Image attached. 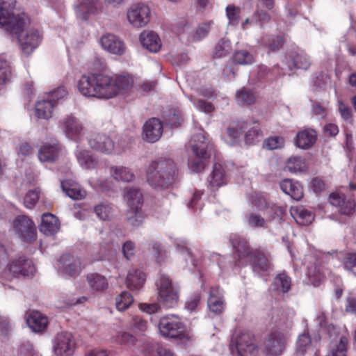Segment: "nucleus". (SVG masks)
<instances>
[{
    "instance_id": "c9c22d12",
    "label": "nucleus",
    "mask_w": 356,
    "mask_h": 356,
    "mask_svg": "<svg viewBox=\"0 0 356 356\" xmlns=\"http://www.w3.org/2000/svg\"><path fill=\"white\" fill-rule=\"evenodd\" d=\"M307 276L311 284L314 286H319L325 279L323 268L316 264H312L308 266Z\"/></svg>"
},
{
    "instance_id": "37998d69",
    "label": "nucleus",
    "mask_w": 356,
    "mask_h": 356,
    "mask_svg": "<svg viewBox=\"0 0 356 356\" xmlns=\"http://www.w3.org/2000/svg\"><path fill=\"white\" fill-rule=\"evenodd\" d=\"M273 283L282 292L286 293L291 289V280L285 273H282L276 276Z\"/></svg>"
},
{
    "instance_id": "58836bf2",
    "label": "nucleus",
    "mask_w": 356,
    "mask_h": 356,
    "mask_svg": "<svg viewBox=\"0 0 356 356\" xmlns=\"http://www.w3.org/2000/svg\"><path fill=\"white\" fill-rule=\"evenodd\" d=\"M236 99L238 104L241 106L251 105L255 102L254 93L246 88H243L236 94Z\"/></svg>"
},
{
    "instance_id": "c85d7f7f",
    "label": "nucleus",
    "mask_w": 356,
    "mask_h": 356,
    "mask_svg": "<svg viewBox=\"0 0 356 356\" xmlns=\"http://www.w3.org/2000/svg\"><path fill=\"white\" fill-rule=\"evenodd\" d=\"M145 281V275L140 270L131 269L129 271L126 279L127 286L130 290H139Z\"/></svg>"
},
{
    "instance_id": "a18cd8bd",
    "label": "nucleus",
    "mask_w": 356,
    "mask_h": 356,
    "mask_svg": "<svg viewBox=\"0 0 356 356\" xmlns=\"http://www.w3.org/2000/svg\"><path fill=\"white\" fill-rule=\"evenodd\" d=\"M134 302L132 296L127 291H122L116 298V307L119 311L127 309Z\"/></svg>"
},
{
    "instance_id": "72a5a7b5",
    "label": "nucleus",
    "mask_w": 356,
    "mask_h": 356,
    "mask_svg": "<svg viewBox=\"0 0 356 356\" xmlns=\"http://www.w3.org/2000/svg\"><path fill=\"white\" fill-rule=\"evenodd\" d=\"M111 173L113 179L118 181L129 182L135 178L134 172L124 166H112Z\"/></svg>"
},
{
    "instance_id": "603ef678",
    "label": "nucleus",
    "mask_w": 356,
    "mask_h": 356,
    "mask_svg": "<svg viewBox=\"0 0 356 356\" xmlns=\"http://www.w3.org/2000/svg\"><path fill=\"white\" fill-rule=\"evenodd\" d=\"M247 222L250 227L253 228H266L267 221L260 215L250 213L247 218Z\"/></svg>"
},
{
    "instance_id": "e2e57ef3",
    "label": "nucleus",
    "mask_w": 356,
    "mask_h": 356,
    "mask_svg": "<svg viewBox=\"0 0 356 356\" xmlns=\"http://www.w3.org/2000/svg\"><path fill=\"white\" fill-rule=\"evenodd\" d=\"M209 23L203 24L199 26L194 33H191V38L193 40H200L209 33Z\"/></svg>"
},
{
    "instance_id": "8fccbe9b",
    "label": "nucleus",
    "mask_w": 356,
    "mask_h": 356,
    "mask_svg": "<svg viewBox=\"0 0 356 356\" xmlns=\"http://www.w3.org/2000/svg\"><path fill=\"white\" fill-rule=\"evenodd\" d=\"M250 202L253 207L258 210H264L269 207L266 197L260 193H253L250 196Z\"/></svg>"
},
{
    "instance_id": "412c9836",
    "label": "nucleus",
    "mask_w": 356,
    "mask_h": 356,
    "mask_svg": "<svg viewBox=\"0 0 356 356\" xmlns=\"http://www.w3.org/2000/svg\"><path fill=\"white\" fill-rule=\"evenodd\" d=\"M142 45L151 52H157L161 47L159 35L153 31H143L140 35Z\"/></svg>"
},
{
    "instance_id": "a878e982",
    "label": "nucleus",
    "mask_w": 356,
    "mask_h": 356,
    "mask_svg": "<svg viewBox=\"0 0 356 356\" xmlns=\"http://www.w3.org/2000/svg\"><path fill=\"white\" fill-rule=\"evenodd\" d=\"M61 188L66 195L73 200H81L86 196V192L72 180L61 181Z\"/></svg>"
},
{
    "instance_id": "680f3d73",
    "label": "nucleus",
    "mask_w": 356,
    "mask_h": 356,
    "mask_svg": "<svg viewBox=\"0 0 356 356\" xmlns=\"http://www.w3.org/2000/svg\"><path fill=\"white\" fill-rule=\"evenodd\" d=\"M316 321L319 326L325 331L327 332L330 337L332 336V331H334L335 328L332 325H328L326 316L324 312H320L316 316Z\"/></svg>"
},
{
    "instance_id": "864d4df0",
    "label": "nucleus",
    "mask_w": 356,
    "mask_h": 356,
    "mask_svg": "<svg viewBox=\"0 0 356 356\" xmlns=\"http://www.w3.org/2000/svg\"><path fill=\"white\" fill-rule=\"evenodd\" d=\"M11 70L9 63L3 58H0V84H4L10 80Z\"/></svg>"
},
{
    "instance_id": "338daca9",
    "label": "nucleus",
    "mask_w": 356,
    "mask_h": 356,
    "mask_svg": "<svg viewBox=\"0 0 356 356\" xmlns=\"http://www.w3.org/2000/svg\"><path fill=\"white\" fill-rule=\"evenodd\" d=\"M355 209V202L345 199L344 202H343L339 208V212L343 215L350 216L354 213Z\"/></svg>"
},
{
    "instance_id": "4468645a",
    "label": "nucleus",
    "mask_w": 356,
    "mask_h": 356,
    "mask_svg": "<svg viewBox=\"0 0 356 356\" xmlns=\"http://www.w3.org/2000/svg\"><path fill=\"white\" fill-rule=\"evenodd\" d=\"M250 259L252 269L255 272L267 271L272 267L270 254L261 248L252 250Z\"/></svg>"
},
{
    "instance_id": "49530a36",
    "label": "nucleus",
    "mask_w": 356,
    "mask_h": 356,
    "mask_svg": "<svg viewBox=\"0 0 356 356\" xmlns=\"http://www.w3.org/2000/svg\"><path fill=\"white\" fill-rule=\"evenodd\" d=\"M94 211L97 216L103 220H110L113 216L111 207L106 202H102L97 204L95 207Z\"/></svg>"
},
{
    "instance_id": "2f4dec72",
    "label": "nucleus",
    "mask_w": 356,
    "mask_h": 356,
    "mask_svg": "<svg viewBox=\"0 0 356 356\" xmlns=\"http://www.w3.org/2000/svg\"><path fill=\"white\" fill-rule=\"evenodd\" d=\"M54 100L42 99L38 102L35 105V115L38 118L49 119L52 116Z\"/></svg>"
},
{
    "instance_id": "bb28decb",
    "label": "nucleus",
    "mask_w": 356,
    "mask_h": 356,
    "mask_svg": "<svg viewBox=\"0 0 356 356\" xmlns=\"http://www.w3.org/2000/svg\"><path fill=\"white\" fill-rule=\"evenodd\" d=\"M290 211L296 222L300 225L307 226L314 220V213L303 207H292Z\"/></svg>"
},
{
    "instance_id": "aec40b11",
    "label": "nucleus",
    "mask_w": 356,
    "mask_h": 356,
    "mask_svg": "<svg viewBox=\"0 0 356 356\" xmlns=\"http://www.w3.org/2000/svg\"><path fill=\"white\" fill-rule=\"evenodd\" d=\"M29 327L35 332L44 330L48 325V318L46 316L38 311L31 312L26 318Z\"/></svg>"
},
{
    "instance_id": "4c0bfd02",
    "label": "nucleus",
    "mask_w": 356,
    "mask_h": 356,
    "mask_svg": "<svg viewBox=\"0 0 356 356\" xmlns=\"http://www.w3.org/2000/svg\"><path fill=\"white\" fill-rule=\"evenodd\" d=\"M211 188H218L225 184V172L221 165L216 163L209 179Z\"/></svg>"
},
{
    "instance_id": "423d86ee",
    "label": "nucleus",
    "mask_w": 356,
    "mask_h": 356,
    "mask_svg": "<svg viewBox=\"0 0 356 356\" xmlns=\"http://www.w3.org/2000/svg\"><path fill=\"white\" fill-rule=\"evenodd\" d=\"M156 286L159 297L163 304L169 308L175 307L179 300V289L172 284L169 277L161 275Z\"/></svg>"
},
{
    "instance_id": "2eb2a0df",
    "label": "nucleus",
    "mask_w": 356,
    "mask_h": 356,
    "mask_svg": "<svg viewBox=\"0 0 356 356\" xmlns=\"http://www.w3.org/2000/svg\"><path fill=\"white\" fill-rule=\"evenodd\" d=\"M81 263L79 259L74 256L65 254L59 259V270L64 274L74 276L79 273Z\"/></svg>"
},
{
    "instance_id": "774afa93",
    "label": "nucleus",
    "mask_w": 356,
    "mask_h": 356,
    "mask_svg": "<svg viewBox=\"0 0 356 356\" xmlns=\"http://www.w3.org/2000/svg\"><path fill=\"white\" fill-rule=\"evenodd\" d=\"M312 111L314 115L321 119L325 118L327 114L326 107L317 102H312Z\"/></svg>"
},
{
    "instance_id": "052dcab7",
    "label": "nucleus",
    "mask_w": 356,
    "mask_h": 356,
    "mask_svg": "<svg viewBox=\"0 0 356 356\" xmlns=\"http://www.w3.org/2000/svg\"><path fill=\"white\" fill-rule=\"evenodd\" d=\"M39 200V193L36 190L29 191L24 197V203L26 208L31 209Z\"/></svg>"
},
{
    "instance_id": "0e129e2a",
    "label": "nucleus",
    "mask_w": 356,
    "mask_h": 356,
    "mask_svg": "<svg viewBox=\"0 0 356 356\" xmlns=\"http://www.w3.org/2000/svg\"><path fill=\"white\" fill-rule=\"evenodd\" d=\"M270 20V16L267 13L262 10H257L252 15V21H255V23H259L261 28Z\"/></svg>"
},
{
    "instance_id": "5fc2aeb1",
    "label": "nucleus",
    "mask_w": 356,
    "mask_h": 356,
    "mask_svg": "<svg viewBox=\"0 0 356 356\" xmlns=\"http://www.w3.org/2000/svg\"><path fill=\"white\" fill-rule=\"evenodd\" d=\"M128 222L133 226H138L141 224L143 216L141 209L135 212L134 209H129L127 214Z\"/></svg>"
},
{
    "instance_id": "3c124183",
    "label": "nucleus",
    "mask_w": 356,
    "mask_h": 356,
    "mask_svg": "<svg viewBox=\"0 0 356 356\" xmlns=\"http://www.w3.org/2000/svg\"><path fill=\"white\" fill-rule=\"evenodd\" d=\"M231 44L228 40L222 39L218 42L215 48L214 56L216 58L226 56L231 51Z\"/></svg>"
},
{
    "instance_id": "39448f33",
    "label": "nucleus",
    "mask_w": 356,
    "mask_h": 356,
    "mask_svg": "<svg viewBox=\"0 0 356 356\" xmlns=\"http://www.w3.org/2000/svg\"><path fill=\"white\" fill-rule=\"evenodd\" d=\"M5 261H3L2 273H0V277L10 280L19 275L30 276L33 275L35 268L32 261L23 257L14 260L5 266Z\"/></svg>"
},
{
    "instance_id": "ea45409f",
    "label": "nucleus",
    "mask_w": 356,
    "mask_h": 356,
    "mask_svg": "<svg viewBox=\"0 0 356 356\" xmlns=\"http://www.w3.org/2000/svg\"><path fill=\"white\" fill-rule=\"evenodd\" d=\"M306 163L301 156H293L288 159L286 168L291 172L303 171L306 169Z\"/></svg>"
},
{
    "instance_id": "5701e85b",
    "label": "nucleus",
    "mask_w": 356,
    "mask_h": 356,
    "mask_svg": "<svg viewBox=\"0 0 356 356\" xmlns=\"http://www.w3.org/2000/svg\"><path fill=\"white\" fill-rule=\"evenodd\" d=\"M282 191L296 200H300L303 196L300 184L290 179H285L280 182Z\"/></svg>"
},
{
    "instance_id": "dca6fc26",
    "label": "nucleus",
    "mask_w": 356,
    "mask_h": 356,
    "mask_svg": "<svg viewBox=\"0 0 356 356\" xmlns=\"http://www.w3.org/2000/svg\"><path fill=\"white\" fill-rule=\"evenodd\" d=\"M100 42L102 47L111 54L122 55L125 51L124 42L113 34H104L101 38Z\"/></svg>"
},
{
    "instance_id": "79ce46f5",
    "label": "nucleus",
    "mask_w": 356,
    "mask_h": 356,
    "mask_svg": "<svg viewBox=\"0 0 356 356\" xmlns=\"http://www.w3.org/2000/svg\"><path fill=\"white\" fill-rule=\"evenodd\" d=\"M248 127V123L242 120L233 122L227 128L228 135L232 138H237Z\"/></svg>"
},
{
    "instance_id": "4be33fe9",
    "label": "nucleus",
    "mask_w": 356,
    "mask_h": 356,
    "mask_svg": "<svg viewBox=\"0 0 356 356\" xmlns=\"http://www.w3.org/2000/svg\"><path fill=\"white\" fill-rule=\"evenodd\" d=\"M289 67L307 70L309 68L312 60L309 56L304 52H292L288 56Z\"/></svg>"
},
{
    "instance_id": "69168bd1",
    "label": "nucleus",
    "mask_w": 356,
    "mask_h": 356,
    "mask_svg": "<svg viewBox=\"0 0 356 356\" xmlns=\"http://www.w3.org/2000/svg\"><path fill=\"white\" fill-rule=\"evenodd\" d=\"M201 296L198 293L193 294L186 301L185 307L190 312L195 311L200 304Z\"/></svg>"
},
{
    "instance_id": "13d9d810",
    "label": "nucleus",
    "mask_w": 356,
    "mask_h": 356,
    "mask_svg": "<svg viewBox=\"0 0 356 356\" xmlns=\"http://www.w3.org/2000/svg\"><path fill=\"white\" fill-rule=\"evenodd\" d=\"M348 339L345 337L340 338L339 342L332 349V356H346Z\"/></svg>"
},
{
    "instance_id": "6ab92c4d",
    "label": "nucleus",
    "mask_w": 356,
    "mask_h": 356,
    "mask_svg": "<svg viewBox=\"0 0 356 356\" xmlns=\"http://www.w3.org/2000/svg\"><path fill=\"white\" fill-rule=\"evenodd\" d=\"M60 229V222L58 219L49 213H44L42 216V222L40 230L47 236L55 234Z\"/></svg>"
},
{
    "instance_id": "b1692460",
    "label": "nucleus",
    "mask_w": 356,
    "mask_h": 356,
    "mask_svg": "<svg viewBox=\"0 0 356 356\" xmlns=\"http://www.w3.org/2000/svg\"><path fill=\"white\" fill-rule=\"evenodd\" d=\"M229 240L237 253L238 260L251 256L252 250H250L248 243L245 238L236 234H232Z\"/></svg>"
},
{
    "instance_id": "f03ea898",
    "label": "nucleus",
    "mask_w": 356,
    "mask_h": 356,
    "mask_svg": "<svg viewBox=\"0 0 356 356\" xmlns=\"http://www.w3.org/2000/svg\"><path fill=\"white\" fill-rule=\"evenodd\" d=\"M178 168L170 159H159L152 161L146 171V181L150 186L156 189L169 188L177 180Z\"/></svg>"
},
{
    "instance_id": "0eeeda50",
    "label": "nucleus",
    "mask_w": 356,
    "mask_h": 356,
    "mask_svg": "<svg viewBox=\"0 0 356 356\" xmlns=\"http://www.w3.org/2000/svg\"><path fill=\"white\" fill-rule=\"evenodd\" d=\"M233 345L239 356H257L259 352L254 336L248 331L238 332L232 340L231 346Z\"/></svg>"
},
{
    "instance_id": "473e14b6",
    "label": "nucleus",
    "mask_w": 356,
    "mask_h": 356,
    "mask_svg": "<svg viewBox=\"0 0 356 356\" xmlns=\"http://www.w3.org/2000/svg\"><path fill=\"white\" fill-rule=\"evenodd\" d=\"M208 307L215 314H220L224 309V302L222 300L219 289L212 288L208 299Z\"/></svg>"
},
{
    "instance_id": "c756f323",
    "label": "nucleus",
    "mask_w": 356,
    "mask_h": 356,
    "mask_svg": "<svg viewBox=\"0 0 356 356\" xmlns=\"http://www.w3.org/2000/svg\"><path fill=\"white\" fill-rule=\"evenodd\" d=\"M124 198L127 200L129 209H134L135 212L138 209H141V206L143 202V195L141 192L134 188H129L124 193Z\"/></svg>"
},
{
    "instance_id": "de8ad7c7",
    "label": "nucleus",
    "mask_w": 356,
    "mask_h": 356,
    "mask_svg": "<svg viewBox=\"0 0 356 356\" xmlns=\"http://www.w3.org/2000/svg\"><path fill=\"white\" fill-rule=\"evenodd\" d=\"M311 348V339L307 334H301L297 341L296 355L303 356L308 349Z\"/></svg>"
},
{
    "instance_id": "1a4fd4ad",
    "label": "nucleus",
    "mask_w": 356,
    "mask_h": 356,
    "mask_svg": "<svg viewBox=\"0 0 356 356\" xmlns=\"http://www.w3.org/2000/svg\"><path fill=\"white\" fill-rule=\"evenodd\" d=\"M159 327L163 337L170 338H181L185 330L183 323L174 316L161 318Z\"/></svg>"
},
{
    "instance_id": "e433bc0d",
    "label": "nucleus",
    "mask_w": 356,
    "mask_h": 356,
    "mask_svg": "<svg viewBox=\"0 0 356 356\" xmlns=\"http://www.w3.org/2000/svg\"><path fill=\"white\" fill-rule=\"evenodd\" d=\"M97 0H79L76 6V15L79 17L86 19L87 15L94 13L96 10Z\"/></svg>"
},
{
    "instance_id": "6e6d98bb",
    "label": "nucleus",
    "mask_w": 356,
    "mask_h": 356,
    "mask_svg": "<svg viewBox=\"0 0 356 356\" xmlns=\"http://www.w3.org/2000/svg\"><path fill=\"white\" fill-rule=\"evenodd\" d=\"M240 8L238 7H236L234 5H229L226 8V13L227 18L229 20V24L233 25L238 24L239 22V14H240Z\"/></svg>"
},
{
    "instance_id": "bf43d9fd",
    "label": "nucleus",
    "mask_w": 356,
    "mask_h": 356,
    "mask_svg": "<svg viewBox=\"0 0 356 356\" xmlns=\"http://www.w3.org/2000/svg\"><path fill=\"white\" fill-rule=\"evenodd\" d=\"M284 145V139L280 136L270 137L264 141V146L268 149L281 148Z\"/></svg>"
},
{
    "instance_id": "c03bdc74",
    "label": "nucleus",
    "mask_w": 356,
    "mask_h": 356,
    "mask_svg": "<svg viewBox=\"0 0 356 356\" xmlns=\"http://www.w3.org/2000/svg\"><path fill=\"white\" fill-rule=\"evenodd\" d=\"M264 137L263 133L258 125L250 129L245 134L246 144L252 145L261 140Z\"/></svg>"
},
{
    "instance_id": "ddd939ff",
    "label": "nucleus",
    "mask_w": 356,
    "mask_h": 356,
    "mask_svg": "<svg viewBox=\"0 0 356 356\" xmlns=\"http://www.w3.org/2000/svg\"><path fill=\"white\" fill-rule=\"evenodd\" d=\"M163 124L155 118L147 120L143 127V139L149 143H155L159 140L163 134Z\"/></svg>"
},
{
    "instance_id": "a211bd4d",
    "label": "nucleus",
    "mask_w": 356,
    "mask_h": 356,
    "mask_svg": "<svg viewBox=\"0 0 356 356\" xmlns=\"http://www.w3.org/2000/svg\"><path fill=\"white\" fill-rule=\"evenodd\" d=\"M317 140L316 131L313 129H305L296 135V143L299 148L307 149L311 148Z\"/></svg>"
},
{
    "instance_id": "cd10ccee",
    "label": "nucleus",
    "mask_w": 356,
    "mask_h": 356,
    "mask_svg": "<svg viewBox=\"0 0 356 356\" xmlns=\"http://www.w3.org/2000/svg\"><path fill=\"white\" fill-rule=\"evenodd\" d=\"M62 127L66 136L71 139H75L82 131L81 124L71 115L63 120Z\"/></svg>"
},
{
    "instance_id": "6e6552de",
    "label": "nucleus",
    "mask_w": 356,
    "mask_h": 356,
    "mask_svg": "<svg viewBox=\"0 0 356 356\" xmlns=\"http://www.w3.org/2000/svg\"><path fill=\"white\" fill-rule=\"evenodd\" d=\"M13 229L24 242H31L36 238L37 229L33 221L27 216H18L13 222Z\"/></svg>"
},
{
    "instance_id": "20e7f679",
    "label": "nucleus",
    "mask_w": 356,
    "mask_h": 356,
    "mask_svg": "<svg viewBox=\"0 0 356 356\" xmlns=\"http://www.w3.org/2000/svg\"><path fill=\"white\" fill-rule=\"evenodd\" d=\"M190 146L192 154L188 159V167L193 172H200L205 166L207 160L210 157L211 145L203 133L193 136Z\"/></svg>"
},
{
    "instance_id": "f8f14e48",
    "label": "nucleus",
    "mask_w": 356,
    "mask_h": 356,
    "mask_svg": "<svg viewBox=\"0 0 356 356\" xmlns=\"http://www.w3.org/2000/svg\"><path fill=\"white\" fill-rule=\"evenodd\" d=\"M286 346V339L283 334L273 332L270 334L264 346L266 356H280L282 354Z\"/></svg>"
},
{
    "instance_id": "7ed1b4c3",
    "label": "nucleus",
    "mask_w": 356,
    "mask_h": 356,
    "mask_svg": "<svg viewBox=\"0 0 356 356\" xmlns=\"http://www.w3.org/2000/svg\"><path fill=\"white\" fill-rule=\"evenodd\" d=\"M79 92L86 97L108 99L115 97L113 77L104 74L83 75L78 83Z\"/></svg>"
},
{
    "instance_id": "4d7b16f0",
    "label": "nucleus",
    "mask_w": 356,
    "mask_h": 356,
    "mask_svg": "<svg viewBox=\"0 0 356 356\" xmlns=\"http://www.w3.org/2000/svg\"><path fill=\"white\" fill-rule=\"evenodd\" d=\"M343 263L346 270L356 275V253L346 254Z\"/></svg>"
},
{
    "instance_id": "f704fd0d",
    "label": "nucleus",
    "mask_w": 356,
    "mask_h": 356,
    "mask_svg": "<svg viewBox=\"0 0 356 356\" xmlns=\"http://www.w3.org/2000/svg\"><path fill=\"white\" fill-rule=\"evenodd\" d=\"M86 279L90 287L94 291H104L108 286L106 278L98 273L88 274Z\"/></svg>"
},
{
    "instance_id": "09e8293b",
    "label": "nucleus",
    "mask_w": 356,
    "mask_h": 356,
    "mask_svg": "<svg viewBox=\"0 0 356 356\" xmlns=\"http://www.w3.org/2000/svg\"><path fill=\"white\" fill-rule=\"evenodd\" d=\"M234 62L239 65H250L254 62L253 56L245 50L236 51L233 55Z\"/></svg>"
},
{
    "instance_id": "f3484780",
    "label": "nucleus",
    "mask_w": 356,
    "mask_h": 356,
    "mask_svg": "<svg viewBox=\"0 0 356 356\" xmlns=\"http://www.w3.org/2000/svg\"><path fill=\"white\" fill-rule=\"evenodd\" d=\"M89 145L92 149L105 154H111L114 149V143L111 138L100 134L90 138Z\"/></svg>"
},
{
    "instance_id": "9b49d317",
    "label": "nucleus",
    "mask_w": 356,
    "mask_h": 356,
    "mask_svg": "<svg viewBox=\"0 0 356 356\" xmlns=\"http://www.w3.org/2000/svg\"><path fill=\"white\" fill-rule=\"evenodd\" d=\"M150 17L149 8L143 4L134 5L127 12V19L135 27L145 26L150 21Z\"/></svg>"
},
{
    "instance_id": "7c9ffc66",
    "label": "nucleus",
    "mask_w": 356,
    "mask_h": 356,
    "mask_svg": "<svg viewBox=\"0 0 356 356\" xmlns=\"http://www.w3.org/2000/svg\"><path fill=\"white\" fill-rule=\"evenodd\" d=\"M59 147L57 145L44 144L39 149L38 158L42 162H53L58 156Z\"/></svg>"
},
{
    "instance_id": "f257e3e1",
    "label": "nucleus",
    "mask_w": 356,
    "mask_h": 356,
    "mask_svg": "<svg viewBox=\"0 0 356 356\" xmlns=\"http://www.w3.org/2000/svg\"><path fill=\"white\" fill-rule=\"evenodd\" d=\"M29 19L24 13L15 11L7 2L0 3V26L17 37L25 54H31L41 42L42 36L37 30L24 31Z\"/></svg>"
},
{
    "instance_id": "9d476101",
    "label": "nucleus",
    "mask_w": 356,
    "mask_h": 356,
    "mask_svg": "<svg viewBox=\"0 0 356 356\" xmlns=\"http://www.w3.org/2000/svg\"><path fill=\"white\" fill-rule=\"evenodd\" d=\"M75 348V341L72 334L67 332L57 334L54 341V351L58 356H70Z\"/></svg>"
},
{
    "instance_id": "393cba45",
    "label": "nucleus",
    "mask_w": 356,
    "mask_h": 356,
    "mask_svg": "<svg viewBox=\"0 0 356 356\" xmlns=\"http://www.w3.org/2000/svg\"><path fill=\"white\" fill-rule=\"evenodd\" d=\"M115 97L120 94L128 92L134 86V79L128 74L113 77Z\"/></svg>"
},
{
    "instance_id": "a19ab883",
    "label": "nucleus",
    "mask_w": 356,
    "mask_h": 356,
    "mask_svg": "<svg viewBox=\"0 0 356 356\" xmlns=\"http://www.w3.org/2000/svg\"><path fill=\"white\" fill-rule=\"evenodd\" d=\"M76 158L79 164L86 169L94 168L96 162L88 151H79L76 154Z\"/></svg>"
}]
</instances>
